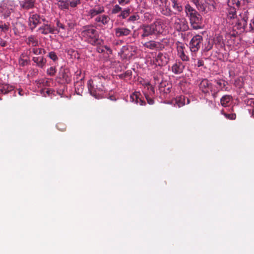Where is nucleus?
Returning <instances> with one entry per match:
<instances>
[{"label":"nucleus","instance_id":"1","mask_svg":"<svg viewBox=\"0 0 254 254\" xmlns=\"http://www.w3.org/2000/svg\"><path fill=\"white\" fill-rule=\"evenodd\" d=\"M80 35L86 42L92 46L100 45L103 43V41L99 38L98 31L93 28L92 25L82 27Z\"/></svg>","mask_w":254,"mask_h":254},{"label":"nucleus","instance_id":"2","mask_svg":"<svg viewBox=\"0 0 254 254\" xmlns=\"http://www.w3.org/2000/svg\"><path fill=\"white\" fill-rule=\"evenodd\" d=\"M105 79L102 77H95L93 79L88 81L87 85L88 90L91 95L96 99L102 98V94L106 91V88L104 85Z\"/></svg>","mask_w":254,"mask_h":254},{"label":"nucleus","instance_id":"3","mask_svg":"<svg viewBox=\"0 0 254 254\" xmlns=\"http://www.w3.org/2000/svg\"><path fill=\"white\" fill-rule=\"evenodd\" d=\"M142 31L140 35L141 39L146 37L158 35L163 32V24L161 21H156L150 24H143L140 27Z\"/></svg>","mask_w":254,"mask_h":254},{"label":"nucleus","instance_id":"4","mask_svg":"<svg viewBox=\"0 0 254 254\" xmlns=\"http://www.w3.org/2000/svg\"><path fill=\"white\" fill-rule=\"evenodd\" d=\"M185 12L189 17L190 25L193 29L202 28V16L189 3L185 5Z\"/></svg>","mask_w":254,"mask_h":254},{"label":"nucleus","instance_id":"5","mask_svg":"<svg viewBox=\"0 0 254 254\" xmlns=\"http://www.w3.org/2000/svg\"><path fill=\"white\" fill-rule=\"evenodd\" d=\"M168 43L167 39H163L160 41L150 40L144 43L143 45L144 47L151 50L161 51L165 48Z\"/></svg>","mask_w":254,"mask_h":254},{"label":"nucleus","instance_id":"6","mask_svg":"<svg viewBox=\"0 0 254 254\" xmlns=\"http://www.w3.org/2000/svg\"><path fill=\"white\" fill-rule=\"evenodd\" d=\"M41 20L43 21H46L45 18H41V16L37 13H34L33 12L30 13L28 18V26L31 31H33L37 26L41 23Z\"/></svg>","mask_w":254,"mask_h":254},{"label":"nucleus","instance_id":"7","mask_svg":"<svg viewBox=\"0 0 254 254\" xmlns=\"http://www.w3.org/2000/svg\"><path fill=\"white\" fill-rule=\"evenodd\" d=\"M203 37L199 35L194 36L190 42V49L191 52H197L202 45Z\"/></svg>","mask_w":254,"mask_h":254},{"label":"nucleus","instance_id":"8","mask_svg":"<svg viewBox=\"0 0 254 254\" xmlns=\"http://www.w3.org/2000/svg\"><path fill=\"white\" fill-rule=\"evenodd\" d=\"M174 27L178 31H186L189 28L187 20L185 18L179 17L175 18Z\"/></svg>","mask_w":254,"mask_h":254},{"label":"nucleus","instance_id":"9","mask_svg":"<svg viewBox=\"0 0 254 254\" xmlns=\"http://www.w3.org/2000/svg\"><path fill=\"white\" fill-rule=\"evenodd\" d=\"M169 61V56L166 53L159 52L155 57L154 63L156 65L162 66L166 65Z\"/></svg>","mask_w":254,"mask_h":254},{"label":"nucleus","instance_id":"10","mask_svg":"<svg viewBox=\"0 0 254 254\" xmlns=\"http://www.w3.org/2000/svg\"><path fill=\"white\" fill-rule=\"evenodd\" d=\"M37 31L43 35H47L50 33L54 34L56 33V31L58 32H59L54 26H52L51 24H48L47 23H44L42 26L38 28Z\"/></svg>","mask_w":254,"mask_h":254},{"label":"nucleus","instance_id":"11","mask_svg":"<svg viewBox=\"0 0 254 254\" xmlns=\"http://www.w3.org/2000/svg\"><path fill=\"white\" fill-rule=\"evenodd\" d=\"M199 87L202 92L205 94L209 93V90L211 92L213 91V85L207 79H202L199 85Z\"/></svg>","mask_w":254,"mask_h":254},{"label":"nucleus","instance_id":"12","mask_svg":"<svg viewBox=\"0 0 254 254\" xmlns=\"http://www.w3.org/2000/svg\"><path fill=\"white\" fill-rule=\"evenodd\" d=\"M105 11L103 6L100 5H95L93 8L90 9L88 12V15L91 18H95L96 16Z\"/></svg>","mask_w":254,"mask_h":254},{"label":"nucleus","instance_id":"13","mask_svg":"<svg viewBox=\"0 0 254 254\" xmlns=\"http://www.w3.org/2000/svg\"><path fill=\"white\" fill-rule=\"evenodd\" d=\"M250 2V0H228V5L230 7L239 8L242 5Z\"/></svg>","mask_w":254,"mask_h":254},{"label":"nucleus","instance_id":"14","mask_svg":"<svg viewBox=\"0 0 254 254\" xmlns=\"http://www.w3.org/2000/svg\"><path fill=\"white\" fill-rule=\"evenodd\" d=\"M83 79L84 76H82L79 80L76 81L74 82L75 92L79 95H81L84 91V83Z\"/></svg>","mask_w":254,"mask_h":254},{"label":"nucleus","instance_id":"15","mask_svg":"<svg viewBox=\"0 0 254 254\" xmlns=\"http://www.w3.org/2000/svg\"><path fill=\"white\" fill-rule=\"evenodd\" d=\"M115 35L117 37L127 36L131 33V30L126 27H118L115 29Z\"/></svg>","mask_w":254,"mask_h":254},{"label":"nucleus","instance_id":"16","mask_svg":"<svg viewBox=\"0 0 254 254\" xmlns=\"http://www.w3.org/2000/svg\"><path fill=\"white\" fill-rule=\"evenodd\" d=\"M141 95L139 92H134L130 96L132 102H135V103L140 105H145V101L141 98Z\"/></svg>","mask_w":254,"mask_h":254},{"label":"nucleus","instance_id":"17","mask_svg":"<svg viewBox=\"0 0 254 254\" xmlns=\"http://www.w3.org/2000/svg\"><path fill=\"white\" fill-rule=\"evenodd\" d=\"M185 47L182 44L177 46L178 56L183 61L187 62L189 61V57L186 54Z\"/></svg>","mask_w":254,"mask_h":254},{"label":"nucleus","instance_id":"18","mask_svg":"<svg viewBox=\"0 0 254 254\" xmlns=\"http://www.w3.org/2000/svg\"><path fill=\"white\" fill-rule=\"evenodd\" d=\"M32 61L36 65L40 68H43L46 65L47 63L46 59L43 56L33 57Z\"/></svg>","mask_w":254,"mask_h":254},{"label":"nucleus","instance_id":"19","mask_svg":"<svg viewBox=\"0 0 254 254\" xmlns=\"http://www.w3.org/2000/svg\"><path fill=\"white\" fill-rule=\"evenodd\" d=\"M110 19V17L107 15H99L94 18L95 22L98 24V26H101V24L103 25L107 24Z\"/></svg>","mask_w":254,"mask_h":254},{"label":"nucleus","instance_id":"20","mask_svg":"<svg viewBox=\"0 0 254 254\" xmlns=\"http://www.w3.org/2000/svg\"><path fill=\"white\" fill-rule=\"evenodd\" d=\"M185 65L181 62H176L172 66V70L176 74H181L183 72Z\"/></svg>","mask_w":254,"mask_h":254},{"label":"nucleus","instance_id":"21","mask_svg":"<svg viewBox=\"0 0 254 254\" xmlns=\"http://www.w3.org/2000/svg\"><path fill=\"white\" fill-rule=\"evenodd\" d=\"M60 74V76H61V78L67 83H69L71 81V76L68 69H61Z\"/></svg>","mask_w":254,"mask_h":254},{"label":"nucleus","instance_id":"22","mask_svg":"<svg viewBox=\"0 0 254 254\" xmlns=\"http://www.w3.org/2000/svg\"><path fill=\"white\" fill-rule=\"evenodd\" d=\"M35 0H24L20 2V6L25 9H29L34 7Z\"/></svg>","mask_w":254,"mask_h":254},{"label":"nucleus","instance_id":"23","mask_svg":"<svg viewBox=\"0 0 254 254\" xmlns=\"http://www.w3.org/2000/svg\"><path fill=\"white\" fill-rule=\"evenodd\" d=\"M13 87L8 84L2 83L0 84V93L6 94L9 92L13 90Z\"/></svg>","mask_w":254,"mask_h":254},{"label":"nucleus","instance_id":"24","mask_svg":"<svg viewBox=\"0 0 254 254\" xmlns=\"http://www.w3.org/2000/svg\"><path fill=\"white\" fill-rule=\"evenodd\" d=\"M26 43L32 47H36L38 45V40L35 36L31 35L26 39Z\"/></svg>","mask_w":254,"mask_h":254},{"label":"nucleus","instance_id":"25","mask_svg":"<svg viewBox=\"0 0 254 254\" xmlns=\"http://www.w3.org/2000/svg\"><path fill=\"white\" fill-rule=\"evenodd\" d=\"M250 12L248 10L245 11L244 13L241 14L242 17V21H241V24L243 25V27H245L247 25V22L250 18Z\"/></svg>","mask_w":254,"mask_h":254},{"label":"nucleus","instance_id":"26","mask_svg":"<svg viewBox=\"0 0 254 254\" xmlns=\"http://www.w3.org/2000/svg\"><path fill=\"white\" fill-rule=\"evenodd\" d=\"M198 9L201 11H203L205 13L207 12L209 7L208 6L207 3L205 1L204 2L200 3L199 1H198V4H195Z\"/></svg>","mask_w":254,"mask_h":254},{"label":"nucleus","instance_id":"27","mask_svg":"<svg viewBox=\"0 0 254 254\" xmlns=\"http://www.w3.org/2000/svg\"><path fill=\"white\" fill-rule=\"evenodd\" d=\"M232 99V96L229 95H224L221 98L220 102L223 106L226 107L228 105Z\"/></svg>","mask_w":254,"mask_h":254},{"label":"nucleus","instance_id":"28","mask_svg":"<svg viewBox=\"0 0 254 254\" xmlns=\"http://www.w3.org/2000/svg\"><path fill=\"white\" fill-rule=\"evenodd\" d=\"M172 3L173 8L179 12L182 11L183 8L182 5L178 2V0H171Z\"/></svg>","mask_w":254,"mask_h":254},{"label":"nucleus","instance_id":"29","mask_svg":"<svg viewBox=\"0 0 254 254\" xmlns=\"http://www.w3.org/2000/svg\"><path fill=\"white\" fill-rule=\"evenodd\" d=\"M58 5L62 10L68 9L69 6V3L67 0H59L58 2Z\"/></svg>","mask_w":254,"mask_h":254},{"label":"nucleus","instance_id":"30","mask_svg":"<svg viewBox=\"0 0 254 254\" xmlns=\"http://www.w3.org/2000/svg\"><path fill=\"white\" fill-rule=\"evenodd\" d=\"M176 104L179 107L183 106L185 104V97L183 95L177 97L176 98Z\"/></svg>","mask_w":254,"mask_h":254},{"label":"nucleus","instance_id":"31","mask_svg":"<svg viewBox=\"0 0 254 254\" xmlns=\"http://www.w3.org/2000/svg\"><path fill=\"white\" fill-rule=\"evenodd\" d=\"M216 82L220 87L219 90H222L224 89L226 91L228 90V88L226 87L227 82L225 80L220 79L219 80L216 81Z\"/></svg>","mask_w":254,"mask_h":254},{"label":"nucleus","instance_id":"32","mask_svg":"<svg viewBox=\"0 0 254 254\" xmlns=\"http://www.w3.org/2000/svg\"><path fill=\"white\" fill-rule=\"evenodd\" d=\"M234 7H230L228 10V17L230 19L234 18L236 16V9Z\"/></svg>","mask_w":254,"mask_h":254},{"label":"nucleus","instance_id":"33","mask_svg":"<svg viewBox=\"0 0 254 254\" xmlns=\"http://www.w3.org/2000/svg\"><path fill=\"white\" fill-rule=\"evenodd\" d=\"M130 12V8H126L124 10L122 11L121 14L119 16L122 17L123 19L126 18L129 14Z\"/></svg>","mask_w":254,"mask_h":254},{"label":"nucleus","instance_id":"34","mask_svg":"<svg viewBox=\"0 0 254 254\" xmlns=\"http://www.w3.org/2000/svg\"><path fill=\"white\" fill-rule=\"evenodd\" d=\"M69 3V5L71 7H76L80 3L81 0H67Z\"/></svg>","mask_w":254,"mask_h":254},{"label":"nucleus","instance_id":"35","mask_svg":"<svg viewBox=\"0 0 254 254\" xmlns=\"http://www.w3.org/2000/svg\"><path fill=\"white\" fill-rule=\"evenodd\" d=\"M47 73L50 76H54L56 73V69L55 67L51 66L47 69Z\"/></svg>","mask_w":254,"mask_h":254},{"label":"nucleus","instance_id":"36","mask_svg":"<svg viewBox=\"0 0 254 254\" xmlns=\"http://www.w3.org/2000/svg\"><path fill=\"white\" fill-rule=\"evenodd\" d=\"M139 18H140L139 16L136 13L135 14L131 15L129 17V18L127 20H128V22H134V21L139 20Z\"/></svg>","mask_w":254,"mask_h":254},{"label":"nucleus","instance_id":"37","mask_svg":"<svg viewBox=\"0 0 254 254\" xmlns=\"http://www.w3.org/2000/svg\"><path fill=\"white\" fill-rule=\"evenodd\" d=\"M245 102L247 106L254 108V98H248L245 100Z\"/></svg>","mask_w":254,"mask_h":254},{"label":"nucleus","instance_id":"38","mask_svg":"<svg viewBox=\"0 0 254 254\" xmlns=\"http://www.w3.org/2000/svg\"><path fill=\"white\" fill-rule=\"evenodd\" d=\"M122 9V8L121 6H120L118 4H116L114 6L113 8L112 9V13L113 14H116V13L121 11Z\"/></svg>","mask_w":254,"mask_h":254},{"label":"nucleus","instance_id":"39","mask_svg":"<svg viewBox=\"0 0 254 254\" xmlns=\"http://www.w3.org/2000/svg\"><path fill=\"white\" fill-rule=\"evenodd\" d=\"M0 29L4 32L8 31L9 29V24L4 23L3 24L0 25Z\"/></svg>","mask_w":254,"mask_h":254},{"label":"nucleus","instance_id":"40","mask_svg":"<svg viewBox=\"0 0 254 254\" xmlns=\"http://www.w3.org/2000/svg\"><path fill=\"white\" fill-rule=\"evenodd\" d=\"M30 53H32L35 55H40V48H33L29 49Z\"/></svg>","mask_w":254,"mask_h":254},{"label":"nucleus","instance_id":"41","mask_svg":"<svg viewBox=\"0 0 254 254\" xmlns=\"http://www.w3.org/2000/svg\"><path fill=\"white\" fill-rule=\"evenodd\" d=\"M57 127L59 130L62 131H64L66 129V127L65 125L61 123L57 124Z\"/></svg>","mask_w":254,"mask_h":254},{"label":"nucleus","instance_id":"42","mask_svg":"<svg viewBox=\"0 0 254 254\" xmlns=\"http://www.w3.org/2000/svg\"><path fill=\"white\" fill-rule=\"evenodd\" d=\"M49 57L54 61L58 60V57L54 52H51L49 53Z\"/></svg>","mask_w":254,"mask_h":254},{"label":"nucleus","instance_id":"43","mask_svg":"<svg viewBox=\"0 0 254 254\" xmlns=\"http://www.w3.org/2000/svg\"><path fill=\"white\" fill-rule=\"evenodd\" d=\"M162 14L166 16H170L172 14L171 10L169 8H166L165 9L162 10Z\"/></svg>","mask_w":254,"mask_h":254},{"label":"nucleus","instance_id":"44","mask_svg":"<svg viewBox=\"0 0 254 254\" xmlns=\"http://www.w3.org/2000/svg\"><path fill=\"white\" fill-rule=\"evenodd\" d=\"M154 2L156 4L159 5V6H162L164 4V3L166 4L167 0H154Z\"/></svg>","mask_w":254,"mask_h":254},{"label":"nucleus","instance_id":"45","mask_svg":"<svg viewBox=\"0 0 254 254\" xmlns=\"http://www.w3.org/2000/svg\"><path fill=\"white\" fill-rule=\"evenodd\" d=\"M81 70H77L75 73V76L74 80H76V81L79 80L80 78H79L81 76Z\"/></svg>","mask_w":254,"mask_h":254},{"label":"nucleus","instance_id":"46","mask_svg":"<svg viewBox=\"0 0 254 254\" xmlns=\"http://www.w3.org/2000/svg\"><path fill=\"white\" fill-rule=\"evenodd\" d=\"M29 64L30 61L29 60L20 59V64L22 66H24L26 65H28Z\"/></svg>","mask_w":254,"mask_h":254},{"label":"nucleus","instance_id":"47","mask_svg":"<svg viewBox=\"0 0 254 254\" xmlns=\"http://www.w3.org/2000/svg\"><path fill=\"white\" fill-rule=\"evenodd\" d=\"M145 98L147 101V103L150 105H153L154 103V100L150 98L148 95L145 94Z\"/></svg>","mask_w":254,"mask_h":254},{"label":"nucleus","instance_id":"48","mask_svg":"<svg viewBox=\"0 0 254 254\" xmlns=\"http://www.w3.org/2000/svg\"><path fill=\"white\" fill-rule=\"evenodd\" d=\"M130 1V0H118L119 3L121 5H125L128 4Z\"/></svg>","mask_w":254,"mask_h":254},{"label":"nucleus","instance_id":"49","mask_svg":"<svg viewBox=\"0 0 254 254\" xmlns=\"http://www.w3.org/2000/svg\"><path fill=\"white\" fill-rule=\"evenodd\" d=\"M97 50L99 53H103L105 52V48L104 46H101V45L97 46Z\"/></svg>","mask_w":254,"mask_h":254},{"label":"nucleus","instance_id":"50","mask_svg":"<svg viewBox=\"0 0 254 254\" xmlns=\"http://www.w3.org/2000/svg\"><path fill=\"white\" fill-rule=\"evenodd\" d=\"M249 26L250 31L254 32V21H253L252 19L251 20Z\"/></svg>","mask_w":254,"mask_h":254},{"label":"nucleus","instance_id":"51","mask_svg":"<svg viewBox=\"0 0 254 254\" xmlns=\"http://www.w3.org/2000/svg\"><path fill=\"white\" fill-rule=\"evenodd\" d=\"M11 9H7L3 14V17L4 18L8 17L11 14Z\"/></svg>","mask_w":254,"mask_h":254},{"label":"nucleus","instance_id":"52","mask_svg":"<svg viewBox=\"0 0 254 254\" xmlns=\"http://www.w3.org/2000/svg\"><path fill=\"white\" fill-rule=\"evenodd\" d=\"M104 47L105 48L104 49L107 50L108 54H112V50L109 47H108L107 46H104Z\"/></svg>","mask_w":254,"mask_h":254},{"label":"nucleus","instance_id":"53","mask_svg":"<svg viewBox=\"0 0 254 254\" xmlns=\"http://www.w3.org/2000/svg\"><path fill=\"white\" fill-rule=\"evenodd\" d=\"M0 45L2 47H4L6 46H7L6 41H5L3 40H2V39H0Z\"/></svg>","mask_w":254,"mask_h":254},{"label":"nucleus","instance_id":"54","mask_svg":"<svg viewBox=\"0 0 254 254\" xmlns=\"http://www.w3.org/2000/svg\"><path fill=\"white\" fill-rule=\"evenodd\" d=\"M57 26L62 29H65V27H64V25L61 23L59 21H58L57 23Z\"/></svg>","mask_w":254,"mask_h":254},{"label":"nucleus","instance_id":"55","mask_svg":"<svg viewBox=\"0 0 254 254\" xmlns=\"http://www.w3.org/2000/svg\"><path fill=\"white\" fill-rule=\"evenodd\" d=\"M204 64L203 61L202 60H199L197 62V65L198 67L203 66Z\"/></svg>","mask_w":254,"mask_h":254},{"label":"nucleus","instance_id":"56","mask_svg":"<svg viewBox=\"0 0 254 254\" xmlns=\"http://www.w3.org/2000/svg\"><path fill=\"white\" fill-rule=\"evenodd\" d=\"M132 75V71L130 70H127L125 72V76L127 77H130Z\"/></svg>","mask_w":254,"mask_h":254},{"label":"nucleus","instance_id":"57","mask_svg":"<svg viewBox=\"0 0 254 254\" xmlns=\"http://www.w3.org/2000/svg\"><path fill=\"white\" fill-rule=\"evenodd\" d=\"M220 90H215L214 88H213V91L212 92V95L213 96V97L214 98H215L216 96H217V93H218V92Z\"/></svg>","mask_w":254,"mask_h":254},{"label":"nucleus","instance_id":"58","mask_svg":"<svg viewBox=\"0 0 254 254\" xmlns=\"http://www.w3.org/2000/svg\"><path fill=\"white\" fill-rule=\"evenodd\" d=\"M225 116L228 119H233L234 115L233 114H226Z\"/></svg>","mask_w":254,"mask_h":254},{"label":"nucleus","instance_id":"59","mask_svg":"<svg viewBox=\"0 0 254 254\" xmlns=\"http://www.w3.org/2000/svg\"><path fill=\"white\" fill-rule=\"evenodd\" d=\"M54 90L52 89H48L46 91V93L47 94L50 95V94H52L54 92Z\"/></svg>","mask_w":254,"mask_h":254},{"label":"nucleus","instance_id":"60","mask_svg":"<svg viewBox=\"0 0 254 254\" xmlns=\"http://www.w3.org/2000/svg\"><path fill=\"white\" fill-rule=\"evenodd\" d=\"M40 55H44L46 54V52L44 49L40 48Z\"/></svg>","mask_w":254,"mask_h":254},{"label":"nucleus","instance_id":"61","mask_svg":"<svg viewBox=\"0 0 254 254\" xmlns=\"http://www.w3.org/2000/svg\"><path fill=\"white\" fill-rule=\"evenodd\" d=\"M119 76L121 78L127 77V76H125V72L123 73V74H121V75H120Z\"/></svg>","mask_w":254,"mask_h":254},{"label":"nucleus","instance_id":"62","mask_svg":"<svg viewBox=\"0 0 254 254\" xmlns=\"http://www.w3.org/2000/svg\"><path fill=\"white\" fill-rule=\"evenodd\" d=\"M119 76L121 78L127 77V76H125V72L123 73V74H121V75H120Z\"/></svg>","mask_w":254,"mask_h":254},{"label":"nucleus","instance_id":"63","mask_svg":"<svg viewBox=\"0 0 254 254\" xmlns=\"http://www.w3.org/2000/svg\"><path fill=\"white\" fill-rule=\"evenodd\" d=\"M18 94H19L20 96H22V95H23V91H22V89H19V90Z\"/></svg>","mask_w":254,"mask_h":254},{"label":"nucleus","instance_id":"64","mask_svg":"<svg viewBox=\"0 0 254 254\" xmlns=\"http://www.w3.org/2000/svg\"><path fill=\"white\" fill-rule=\"evenodd\" d=\"M69 26L71 28H73V27H74V24H73V23L69 24Z\"/></svg>","mask_w":254,"mask_h":254}]
</instances>
